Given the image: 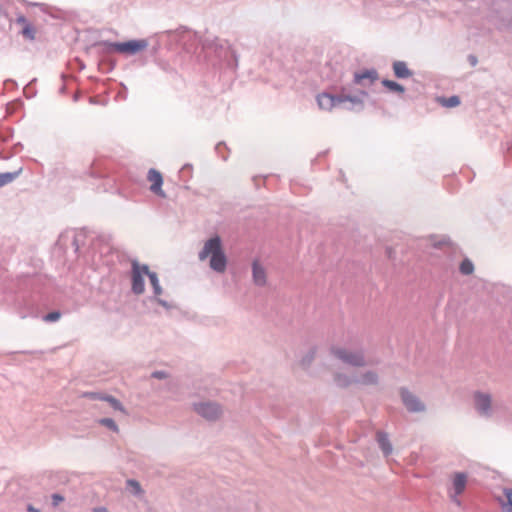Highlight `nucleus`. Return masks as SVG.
Wrapping results in <instances>:
<instances>
[{"instance_id": "1", "label": "nucleus", "mask_w": 512, "mask_h": 512, "mask_svg": "<svg viewBox=\"0 0 512 512\" xmlns=\"http://www.w3.org/2000/svg\"><path fill=\"white\" fill-rule=\"evenodd\" d=\"M93 47H100L99 53L102 55L100 60V69L103 73H110L116 65V61L108 55L117 52L125 55H135L148 47L147 39H132L125 42L98 41Z\"/></svg>"}, {"instance_id": "2", "label": "nucleus", "mask_w": 512, "mask_h": 512, "mask_svg": "<svg viewBox=\"0 0 512 512\" xmlns=\"http://www.w3.org/2000/svg\"><path fill=\"white\" fill-rule=\"evenodd\" d=\"M202 48L209 54H214L218 61L226 67L235 69L238 66V56L226 40L218 37H205Z\"/></svg>"}, {"instance_id": "3", "label": "nucleus", "mask_w": 512, "mask_h": 512, "mask_svg": "<svg viewBox=\"0 0 512 512\" xmlns=\"http://www.w3.org/2000/svg\"><path fill=\"white\" fill-rule=\"evenodd\" d=\"M330 353L338 360L352 367H364L368 364L363 349L351 351L342 347L331 346Z\"/></svg>"}, {"instance_id": "4", "label": "nucleus", "mask_w": 512, "mask_h": 512, "mask_svg": "<svg viewBox=\"0 0 512 512\" xmlns=\"http://www.w3.org/2000/svg\"><path fill=\"white\" fill-rule=\"evenodd\" d=\"M193 410L207 421H216L222 415L221 406L213 401L193 403Z\"/></svg>"}, {"instance_id": "5", "label": "nucleus", "mask_w": 512, "mask_h": 512, "mask_svg": "<svg viewBox=\"0 0 512 512\" xmlns=\"http://www.w3.org/2000/svg\"><path fill=\"white\" fill-rule=\"evenodd\" d=\"M399 394L403 405L410 413H420L426 410L425 404L406 387H401Z\"/></svg>"}, {"instance_id": "6", "label": "nucleus", "mask_w": 512, "mask_h": 512, "mask_svg": "<svg viewBox=\"0 0 512 512\" xmlns=\"http://www.w3.org/2000/svg\"><path fill=\"white\" fill-rule=\"evenodd\" d=\"M209 266L213 271L217 273H223L226 270L227 257L224 253L222 240L220 237L218 238V243H216L215 248L211 253Z\"/></svg>"}, {"instance_id": "7", "label": "nucleus", "mask_w": 512, "mask_h": 512, "mask_svg": "<svg viewBox=\"0 0 512 512\" xmlns=\"http://www.w3.org/2000/svg\"><path fill=\"white\" fill-rule=\"evenodd\" d=\"M474 407L481 417L490 418L492 416V398L488 393L476 391L474 393Z\"/></svg>"}, {"instance_id": "8", "label": "nucleus", "mask_w": 512, "mask_h": 512, "mask_svg": "<svg viewBox=\"0 0 512 512\" xmlns=\"http://www.w3.org/2000/svg\"><path fill=\"white\" fill-rule=\"evenodd\" d=\"M317 104L320 109L331 111L335 107L342 106L341 93L331 94L328 92H322L317 95Z\"/></svg>"}, {"instance_id": "9", "label": "nucleus", "mask_w": 512, "mask_h": 512, "mask_svg": "<svg viewBox=\"0 0 512 512\" xmlns=\"http://www.w3.org/2000/svg\"><path fill=\"white\" fill-rule=\"evenodd\" d=\"M378 79L379 73L374 68L356 71L353 75V83L362 87H368Z\"/></svg>"}, {"instance_id": "10", "label": "nucleus", "mask_w": 512, "mask_h": 512, "mask_svg": "<svg viewBox=\"0 0 512 512\" xmlns=\"http://www.w3.org/2000/svg\"><path fill=\"white\" fill-rule=\"evenodd\" d=\"M341 100H342V106L343 108L354 111V112H361L364 110V100L359 95H350L345 93V88H342L341 92Z\"/></svg>"}, {"instance_id": "11", "label": "nucleus", "mask_w": 512, "mask_h": 512, "mask_svg": "<svg viewBox=\"0 0 512 512\" xmlns=\"http://www.w3.org/2000/svg\"><path fill=\"white\" fill-rule=\"evenodd\" d=\"M139 262L137 260L132 261L131 269V290L136 295H141L145 291L144 277L138 271Z\"/></svg>"}, {"instance_id": "12", "label": "nucleus", "mask_w": 512, "mask_h": 512, "mask_svg": "<svg viewBox=\"0 0 512 512\" xmlns=\"http://www.w3.org/2000/svg\"><path fill=\"white\" fill-rule=\"evenodd\" d=\"M147 178L151 182V186H150L151 192H153L154 194H156L157 196H159L161 198H165L166 194L162 189V185H163L162 174L158 170L151 168L148 171Z\"/></svg>"}, {"instance_id": "13", "label": "nucleus", "mask_w": 512, "mask_h": 512, "mask_svg": "<svg viewBox=\"0 0 512 512\" xmlns=\"http://www.w3.org/2000/svg\"><path fill=\"white\" fill-rule=\"evenodd\" d=\"M376 440L383 455L388 457L393 451V447L389 440L388 434L384 431H377Z\"/></svg>"}, {"instance_id": "14", "label": "nucleus", "mask_w": 512, "mask_h": 512, "mask_svg": "<svg viewBox=\"0 0 512 512\" xmlns=\"http://www.w3.org/2000/svg\"><path fill=\"white\" fill-rule=\"evenodd\" d=\"M467 483V476L465 473L458 472L455 474V477L453 479V487L455 491V496H453V501L460 504V501L457 499V495H460L465 490Z\"/></svg>"}, {"instance_id": "15", "label": "nucleus", "mask_w": 512, "mask_h": 512, "mask_svg": "<svg viewBox=\"0 0 512 512\" xmlns=\"http://www.w3.org/2000/svg\"><path fill=\"white\" fill-rule=\"evenodd\" d=\"M393 73L398 79H407L413 75V71L410 70L404 61H394L392 64Z\"/></svg>"}, {"instance_id": "16", "label": "nucleus", "mask_w": 512, "mask_h": 512, "mask_svg": "<svg viewBox=\"0 0 512 512\" xmlns=\"http://www.w3.org/2000/svg\"><path fill=\"white\" fill-rule=\"evenodd\" d=\"M252 276L257 286H264L266 284V272L257 260H254L252 263Z\"/></svg>"}, {"instance_id": "17", "label": "nucleus", "mask_w": 512, "mask_h": 512, "mask_svg": "<svg viewBox=\"0 0 512 512\" xmlns=\"http://www.w3.org/2000/svg\"><path fill=\"white\" fill-rule=\"evenodd\" d=\"M218 238V235H214L205 242L204 247L198 254L200 261H204L205 259H207V257L211 256V253L215 248L216 243H218Z\"/></svg>"}, {"instance_id": "18", "label": "nucleus", "mask_w": 512, "mask_h": 512, "mask_svg": "<svg viewBox=\"0 0 512 512\" xmlns=\"http://www.w3.org/2000/svg\"><path fill=\"white\" fill-rule=\"evenodd\" d=\"M354 382L362 385H377L379 377L374 371H366L360 376V378H355Z\"/></svg>"}, {"instance_id": "19", "label": "nucleus", "mask_w": 512, "mask_h": 512, "mask_svg": "<svg viewBox=\"0 0 512 512\" xmlns=\"http://www.w3.org/2000/svg\"><path fill=\"white\" fill-rule=\"evenodd\" d=\"M381 84L385 88H387L390 92H393V93L404 94L406 91L405 87L402 84H400L394 80L383 79L381 81Z\"/></svg>"}, {"instance_id": "20", "label": "nucleus", "mask_w": 512, "mask_h": 512, "mask_svg": "<svg viewBox=\"0 0 512 512\" xmlns=\"http://www.w3.org/2000/svg\"><path fill=\"white\" fill-rule=\"evenodd\" d=\"M333 378L335 384L340 388H347L352 383H355L354 379L343 373H335Z\"/></svg>"}, {"instance_id": "21", "label": "nucleus", "mask_w": 512, "mask_h": 512, "mask_svg": "<svg viewBox=\"0 0 512 512\" xmlns=\"http://www.w3.org/2000/svg\"><path fill=\"white\" fill-rule=\"evenodd\" d=\"M22 172V168L14 172L0 173V187L13 182Z\"/></svg>"}, {"instance_id": "22", "label": "nucleus", "mask_w": 512, "mask_h": 512, "mask_svg": "<svg viewBox=\"0 0 512 512\" xmlns=\"http://www.w3.org/2000/svg\"><path fill=\"white\" fill-rule=\"evenodd\" d=\"M316 356V347H312L300 360V365L303 369H308L313 363Z\"/></svg>"}, {"instance_id": "23", "label": "nucleus", "mask_w": 512, "mask_h": 512, "mask_svg": "<svg viewBox=\"0 0 512 512\" xmlns=\"http://www.w3.org/2000/svg\"><path fill=\"white\" fill-rule=\"evenodd\" d=\"M438 100L443 107L447 108L457 107L461 103L460 97L457 95H453L450 97H440Z\"/></svg>"}, {"instance_id": "24", "label": "nucleus", "mask_w": 512, "mask_h": 512, "mask_svg": "<svg viewBox=\"0 0 512 512\" xmlns=\"http://www.w3.org/2000/svg\"><path fill=\"white\" fill-rule=\"evenodd\" d=\"M103 401L108 402L109 405L111 406V408H113L114 410L120 411V412H122L124 414H127V411H126L125 407L115 397L106 394L105 397L103 398Z\"/></svg>"}, {"instance_id": "25", "label": "nucleus", "mask_w": 512, "mask_h": 512, "mask_svg": "<svg viewBox=\"0 0 512 512\" xmlns=\"http://www.w3.org/2000/svg\"><path fill=\"white\" fill-rule=\"evenodd\" d=\"M459 271L463 275H471L474 272V264L469 258H464L460 265Z\"/></svg>"}, {"instance_id": "26", "label": "nucleus", "mask_w": 512, "mask_h": 512, "mask_svg": "<svg viewBox=\"0 0 512 512\" xmlns=\"http://www.w3.org/2000/svg\"><path fill=\"white\" fill-rule=\"evenodd\" d=\"M126 484L127 488L130 489L131 494H133L134 496H141L144 493L140 483L137 480L128 479L126 481Z\"/></svg>"}, {"instance_id": "27", "label": "nucleus", "mask_w": 512, "mask_h": 512, "mask_svg": "<svg viewBox=\"0 0 512 512\" xmlns=\"http://www.w3.org/2000/svg\"><path fill=\"white\" fill-rule=\"evenodd\" d=\"M149 281L153 288V293L157 297L162 294L163 290L159 283L158 275L157 273L149 274Z\"/></svg>"}, {"instance_id": "28", "label": "nucleus", "mask_w": 512, "mask_h": 512, "mask_svg": "<svg viewBox=\"0 0 512 512\" xmlns=\"http://www.w3.org/2000/svg\"><path fill=\"white\" fill-rule=\"evenodd\" d=\"M21 34L28 40H34L36 36V29L32 24L26 23V25L22 27Z\"/></svg>"}, {"instance_id": "29", "label": "nucleus", "mask_w": 512, "mask_h": 512, "mask_svg": "<svg viewBox=\"0 0 512 512\" xmlns=\"http://www.w3.org/2000/svg\"><path fill=\"white\" fill-rule=\"evenodd\" d=\"M504 495L506 502L502 503V509L504 512H512V488H505Z\"/></svg>"}, {"instance_id": "30", "label": "nucleus", "mask_w": 512, "mask_h": 512, "mask_svg": "<svg viewBox=\"0 0 512 512\" xmlns=\"http://www.w3.org/2000/svg\"><path fill=\"white\" fill-rule=\"evenodd\" d=\"M98 423L106 428L110 429L113 432H118V426L116 422L112 418H101L98 420Z\"/></svg>"}, {"instance_id": "31", "label": "nucleus", "mask_w": 512, "mask_h": 512, "mask_svg": "<svg viewBox=\"0 0 512 512\" xmlns=\"http://www.w3.org/2000/svg\"><path fill=\"white\" fill-rule=\"evenodd\" d=\"M61 317V313L59 311H52L43 316V320L46 322H55L59 320Z\"/></svg>"}, {"instance_id": "32", "label": "nucleus", "mask_w": 512, "mask_h": 512, "mask_svg": "<svg viewBox=\"0 0 512 512\" xmlns=\"http://www.w3.org/2000/svg\"><path fill=\"white\" fill-rule=\"evenodd\" d=\"M106 394L98 393V392H86L84 393V397H87L91 400H101L103 401V398Z\"/></svg>"}, {"instance_id": "33", "label": "nucleus", "mask_w": 512, "mask_h": 512, "mask_svg": "<svg viewBox=\"0 0 512 512\" xmlns=\"http://www.w3.org/2000/svg\"><path fill=\"white\" fill-rule=\"evenodd\" d=\"M51 499H52L53 507H57L61 502H63L65 500L64 496H62L59 493L52 494Z\"/></svg>"}, {"instance_id": "34", "label": "nucleus", "mask_w": 512, "mask_h": 512, "mask_svg": "<svg viewBox=\"0 0 512 512\" xmlns=\"http://www.w3.org/2000/svg\"><path fill=\"white\" fill-rule=\"evenodd\" d=\"M191 172H192V165L191 164H185L182 167L181 171H180L181 177L184 178V177L187 176V178H190L191 177Z\"/></svg>"}, {"instance_id": "35", "label": "nucleus", "mask_w": 512, "mask_h": 512, "mask_svg": "<svg viewBox=\"0 0 512 512\" xmlns=\"http://www.w3.org/2000/svg\"><path fill=\"white\" fill-rule=\"evenodd\" d=\"M168 376H169L168 373L165 371H162V370H156L151 373L152 378L160 379V380L166 379V378H168Z\"/></svg>"}, {"instance_id": "36", "label": "nucleus", "mask_w": 512, "mask_h": 512, "mask_svg": "<svg viewBox=\"0 0 512 512\" xmlns=\"http://www.w3.org/2000/svg\"><path fill=\"white\" fill-rule=\"evenodd\" d=\"M155 301L160 305L162 306L163 308H165L166 310H170L173 308V305L169 302H167L166 300L164 299H161V298H158L156 297L155 298Z\"/></svg>"}, {"instance_id": "37", "label": "nucleus", "mask_w": 512, "mask_h": 512, "mask_svg": "<svg viewBox=\"0 0 512 512\" xmlns=\"http://www.w3.org/2000/svg\"><path fill=\"white\" fill-rule=\"evenodd\" d=\"M138 271L141 273V275H146L149 278V274H152L153 272L150 271L148 265L146 264H139Z\"/></svg>"}, {"instance_id": "38", "label": "nucleus", "mask_w": 512, "mask_h": 512, "mask_svg": "<svg viewBox=\"0 0 512 512\" xmlns=\"http://www.w3.org/2000/svg\"><path fill=\"white\" fill-rule=\"evenodd\" d=\"M80 234H77L75 235L74 239H73V246L75 247V251H78L79 250V247H80Z\"/></svg>"}, {"instance_id": "39", "label": "nucleus", "mask_w": 512, "mask_h": 512, "mask_svg": "<svg viewBox=\"0 0 512 512\" xmlns=\"http://www.w3.org/2000/svg\"><path fill=\"white\" fill-rule=\"evenodd\" d=\"M448 238L443 237L440 241L434 243V247L441 248L442 246L446 245L448 243Z\"/></svg>"}, {"instance_id": "40", "label": "nucleus", "mask_w": 512, "mask_h": 512, "mask_svg": "<svg viewBox=\"0 0 512 512\" xmlns=\"http://www.w3.org/2000/svg\"><path fill=\"white\" fill-rule=\"evenodd\" d=\"M468 61H469V63L471 64V66H476V65H477V63H478V59H477V57H476L475 55H473V54H470V55L468 56Z\"/></svg>"}, {"instance_id": "41", "label": "nucleus", "mask_w": 512, "mask_h": 512, "mask_svg": "<svg viewBox=\"0 0 512 512\" xmlns=\"http://www.w3.org/2000/svg\"><path fill=\"white\" fill-rule=\"evenodd\" d=\"M16 23L17 24H21L22 26L26 25V23H29L26 19V17L24 15H20L17 19H16Z\"/></svg>"}, {"instance_id": "42", "label": "nucleus", "mask_w": 512, "mask_h": 512, "mask_svg": "<svg viewBox=\"0 0 512 512\" xmlns=\"http://www.w3.org/2000/svg\"><path fill=\"white\" fill-rule=\"evenodd\" d=\"M223 148H225V149H226V145H225V143H224V142H219V143L216 145L215 150L217 151V153H218L219 155H221V151H223Z\"/></svg>"}, {"instance_id": "43", "label": "nucleus", "mask_w": 512, "mask_h": 512, "mask_svg": "<svg viewBox=\"0 0 512 512\" xmlns=\"http://www.w3.org/2000/svg\"><path fill=\"white\" fill-rule=\"evenodd\" d=\"M223 148H225V149H226V145H225V143H224V142H219V143L216 145L215 150L217 151V153H218L219 155H221V151H223Z\"/></svg>"}, {"instance_id": "44", "label": "nucleus", "mask_w": 512, "mask_h": 512, "mask_svg": "<svg viewBox=\"0 0 512 512\" xmlns=\"http://www.w3.org/2000/svg\"><path fill=\"white\" fill-rule=\"evenodd\" d=\"M362 99L364 97H369V93L366 90H359L358 94Z\"/></svg>"}, {"instance_id": "45", "label": "nucleus", "mask_w": 512, "mask_h": 512, "mask_svg": "<svg viewBox=\"0 0 512 512\" xmlns=\"http://www.w3.org/2000/svg\"><path fill=\"white\" fill-rule=\"evenodd\" d=\"M27 511H28V512H40V510H39V509L35 508V507H34L33 505H31V504H29V505L27 506Z\"/></svg>"}, {"instance_id": "46", "label": "nucleus", "mask_w": 512, "mask_h": 512, "mask_svg": "<svg viewBox=\"0 0 512 512\" xmlns=\"http://www.w3.org/2000/svg\"><path fill=\"white\" fill-rule=\"evenodd\" d=\"M94 512H108V510L105 507H97Z\"/></svg>"}, {"instance_id": "47", "label": "nucleus", "mask_w": 512, "mask_h": 512, "mask_svg": "<svg viewBox=\"0 0 512 512\" xmlns=\"http://www.w3.org/2000/svg\"><path fill=\"white\" fill-rule=\"evenodd\" d=\"M392 252H393L392 248L388 247V248L386 249V254H387V256H388L389 258H391V257H392Z\"/></svg>"}, {"instance_id": "48", "label": "nucleus", "mask_w": 512, "mask_h": 512, "mask_svg": "<svg viewBox=\"0 0 512 512\" xmlns=\"http://www.w3.org/2000/svg\"><path fill=\"white\" fill-rule=\"evenodd\" d=\"M511 22H512V19H511Z\"/></svg>"}]
</instances>
